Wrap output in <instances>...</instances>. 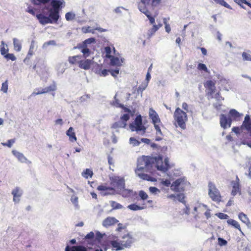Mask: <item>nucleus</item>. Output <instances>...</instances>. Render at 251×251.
<instances>
[{
	"label": "nucleus",
	"instance_id": "nucleus-1",
	"mask_svg": "<svg viewBox=\"0 0 251 251\" xmlns=\"http://www.w3.org/2000/svg\"><path fill=\"white\" fill-rule=\"evenodd\" d=\"M32 3L34 5L45 4L50 1V4L52 8H49L45 6L43 9H47L49 12V16H46L42 13L38 14L36 15L37 19L39 23L45 25L47 24L57 23L60 18L59 11L62 8L63 3V0H31Z\"/></svg>",
	"mask_w": 251,
	"mask_h": 251
},
{
	"label": "nucleus",
	"instance_id": "nucleus-2",
	"mask_svg": "<svg viewBox=\"0 0 251 251\" xmlns=\"http://www.w3.org/2000/svg\"><path fill=\"white\" fill-rule=\"evenodd\" d=\"M143 161L146 168L151 167L152 164H155L158 170L164 173L166 172L170 168L169 159L167 157L163 161V157L160 155L156 157L144 156Z\"/></svg>",
	"mask_w": 251,
	"mask_h": 251
},
{
	"label": "nucleus",
	"instance_id": "nucleus-3",
	"mask_svg": "<svg viewBox=\"0 0 251 251\" xmlns=\"http://www.w3.org/2000/svg\"><path fill=\"white\" fill-rule=\"evenodd\" d=\"M133 242V238L130 233H128L123 236L120 241L112 240L110 242V244L113 250L117 251L129 248Z\"/></svg>",
	"mask_w": 251,
	"mask_h": 251
},
{
	"label": "nucleus",
	"instance_id": "nucleus-4",
	"mask_svg": "<svg viewBox=\"0 0 251 251\" xmlns=\"http://www.w3.org/2000/svg\"><path fill=\"white\" fill-rule=\"evenodd\" d=\"M149 115L156 130V140L160 141L162 139L161 137L163 135L161 127H164V126L161 121L158 114L152 108H150Z\"/></svg>",
	"mask_w": 251,
	"mask_h": 251
},
{
	"label": "nucleus",
	"instance_id": "nucleus-5",
	"mask_svg": "<svg viewBox=\"0 0 251 251\" xmlns=\"http://www.w3.org/2000/svg\"><path fill=\"white\" fill-rule=\"evenodd\" d=\"M174 125L176 127H179L182 129L186 128V123L188 121V117L186 112L177 107L174 113Z\"/></svg>",
	"mask_w": 251,
	"mask_h": 251
},
{
	"label": "nucleus",
	"instance_id": "nucleus-6",
	"mask_svg": "<svg viewBox=\"0 0 251 251\" xmlns=\"http://www.w3.org/2000/svg\"><path fill=\"white\" fill-rule=\"evenodd\" d=\"M118 107L123 109L125 112H128V113L123 114L118 121L115 122L112 124L111 128L114 129L126 128L127 125V122L130 119L129 113H131L130 109L125 107L122 104H119Z\"/></svg>",
	"mask_w": 251,
	"mask_h": 251
},
{
	"label": "nucleus",
	"instance_id": "nucleus-7",
	"mask_svg": "<svg viewBox=\"0 0 251 251\" xmlns=\"http://www.w3.org/2000/svg\"><path fill=\"white\" fill-rule=\"evenodd\" d=\"M132 131H136L137 133L143 135L146 132L147 128L143 124L142 117L140 115L136 116L134 122L129 125Z\"/></svg>",
	"mask_w": 251,
	"mask_h": 251
},
{
	"label": "nucleus",
	"instance_id": "nucleus-8",
	"mask_svg": "<svg viewBox=\"0 0 251 251\" xmlns=\"http://www.w3.org/2000/svg\"><path fill=\"white\" fill-rule=\"evenodd\" d=\"M208 195L212 201L219 202L221 201V196L220 191L216 187L215 184L210 181L208 184Z\"/></svg>",
	"mask_w": 251,
	"mask_h": 251
},
{
	"label": "nucleus",
	"instance_id": "nucleus-9",
	"mask_svg": "<svg viewBox=\"0 0 251 251\" xmlns=\"http://www.w3.org/2000/svg\"><path fill=\"white\" fill-rule=\"evenodd\" d=\"M186 183L187 181L185 178H179L172 183L171 189L175 192H182L185 189Z\"/></svg>",
	"mask_w": 251,
	"mask_h": 251
},
{
	"label": "nucleus",
	"instance_id": "nucleus-10",
	"mask_svg": "<svg viewBox=\"0 0 251 251\" xmlns=\"http://www.w3.org/2000/svg\"><path fill=\"white\" fill-rule=\"evenodd\" d=\"M56 89V84L53 82L51 85L44 89H37L32 93L33 95L36 96L40 94L47 93L51 91H54Z\"/></svg>",
	"mask_w": 251,
	"mask_h": 251
},
{
	"label": "nucleus",
	"instance_id": "nucleus-11",
	"mask_svg": "<svg viewBox=\"0 0 251 251\" xmlns=\"http://www.w3.org/2000/svg\"><path fill=\"white\" fill-rule=\"evenodd\" d=\"M204 86L208 90L207 93V95L212 96L216 90L215 81L211 80H207L204 83Z\"/></svg>",
	"mask_w": 251,
	"mask_h": 251
},
{
	"label": "nucleus",
	"instance_id": "nucleus-12",
	"mask_svg": "<svg viewBox=\"0 0 251 251\" xmlns=\"http://www.w3.org/2000/svg\"><path fill=\"white\" fill-rule=\"evenodd\" d=\"M97 190L100 191L103 195H113L115 193L114 188L104 185L98 186Z\"/></svg>",
	"mask_w": 251,
	"mask_h": 251
},
{
	"label": "nucleus",
	"instance_id": "nucleus-13",
	"mask_svg": "<svg viewBox=\"0 0 251 251\" xmlns=\"http://www.w3.org/2000/svg\"><path fill=\"white\" fill-rule=\"evenodd\" d=\"M220 122L221 126L224 129L229 127L231 126L232 119L228 118L224 114H221L220 117Z\"/></svg>",
	"mask_w": 251,
	"mask_h": 251
},
{
	"label": "nucleus",
	"instance_id": "nucleus-14",
	"mask_svg": "<svg viewBox=\"0 0 251 251\" xmlns=\"http://www.w3.org/2000/svg\"><path fill=\"white\" fill-rule=\"evenodd\" d=\"M241 128L245 129L251 136V119L249 115H246L241 126Z\"/></svg>",
	"mask_w": 251,
	"mask_h": 251
},
{
	"label": "nucleus",
	"instance_id": "nucleus-15",
	"mask_svg": "<svg viewBox=\"0 0 251 251\" xmlns=\"http://www.w3.org/2000/svg\"><path fill=\"white\" fill-rule=\"evenodd\" d=\"M117 220L114 217H108L105 219L102 222V225L104 227H108L113 225H115L118 222Z\"/></svg>",
	"mask_w": 251,
	"mask_h": 251
},
{
	"label": "nucleus",
	"instance_id": "nucleus-16",
	"mask_svg": "<svg viewBox=\"0 0 251 251\" xmlns=\"http://www.w3.org/2000/svg\"><path fill=\"white\" fill-rule=\"evenodd\" d=\"M229 115L232 120L238 121L242 114L239 113L236 110L232 109L229 112Z\"/></svg>",
	"mask_w": 251,
	"mask_h": 251
},
{
	"label": "nucleus",
	"instance_id": "nucleus-17",
	"mask_svg": "<svg viewBox=\"0 0 251 251\" xmlns=\"http://www.w3.org/2000/svg\"><path fill=\"white\" fill-rule=\"evenodd\" d=\"M66 134L69 137L70 142H75L76 141L77 138L75 136V133L74 131V128L72 127H69L66 132Z\"/></svg>",
	"mask_w": 251,
	"mask_h": 251
},
{
	"label": "nucleus",
	"instance_id": "nucleus-18",
	"mask_svg": "<svg viewBox=\"0 0 251 251\" xmlns=\"http://www.w3.org/2000/svg\"><path fill=\"white\" fill-rule=\"evenodd\" d=\"M91 61L89 59L81 60L79 61V67L84 70H88L90 68Z\"/></svg>",
	"mask_w": 251,
	"mask_h": 251
},
{
	"label": "nucleus",
	"instance_id": "nucleus-19",
	"mask_svg": "<svg viewBox=\"0 0 251 251\" xmlns=\"http://www.w3.org/2000/svg\"><path fill=\"white\" fill-rule=\"evenodd\" d=\"M239 219L248 227L251 226V223L250 222L247 216L243 212L240 213L238 215Z\"/></svg>",
	"mask_w": 251,
	"mask_h": 251
},
{
	"label": "nucleus",
	"instance_id": "nucleus-20",
	"mask_svg": "<svg viewBox=\"0 0 251 251\" xmlns=\"http://www.w3.org/2000/svg\"><path fill=\"white\" fill-rule=\"evenodd\" d=\"M127 208L133 211H137V210H140L142 209H144L147 208L146 205L144 203L142 204V205H138L136 204L133 203L130 204L127 206Z\"/></svg>",
	"mask_w": 251,
	"mask_h": 251
},
{
	"label": "nucleus",
	"instance_id": "nucleus-21",
	"mask_svg": "<svg viewBox=\"0 0 251 251\" xmlns=\"http://www.w3.org/2000/svg\"><path fill=\"white\" fill-rule=\"evenodd\" d=\"M12 194L13 195V201L15 202L19 201V198L22 196V192L19 188H16L12 192Z\"/></svg>",
	"mask_w": 251,
	"mask_h": 251
},
{
	"label": "nucleus",
	"instance_id": "nucleus-22",
	"mask_svg": "<svg viewBox=\"0 0 251 251\" xmlns=\"http://www.w3.org/2000/svg\"><path fill=\"white\" fill-rule=\"evenodd\" d=\"M95 30L100 31V32H103V31H105V30L103 29L102 28H101L100 27L96 28L94 30L91 29V27H90V26H85V27H82V30L83 31V32L85 33H94Z\"/></svg>",
	"mask_w": 251,
	"mask_h": 251
},
{
	"label": "nucleus",
	"instance_id": "nucleus-23",
	"mask_svg": "<svg viewBox=\"0 0 251 251\" xmlns=\"http://www.w3.org/2000/svg\"><path fill=\"white\" fill-rule=\"evenodd\" d=\"M232 184L233 186L231 194L233 196H235L238 192H240V185L238 182H234Z\"/></svg>",
	"mask_w": 251,
	"mask_h": 251
},
{
	"label": "nucleus",
	"instance_id": "nucleus-24",
	"mask_svg": "<svg viewBox=\"0 0 251 251\" xmlns=\"http://www.w3.org/2000/svg\"><path fill=\"white\" fill-rule=\"evenodd\" d=\"M198 208H204V209H206L204 214L207 219H209L211 217L210 210L209 208H207V206L206 205L203 204L202 206L200 205L198 207H195L194 208L195 211H197Z\"/></svg>",
	"mask_w": 251,
	"mask_h": 251
},
{
	"label": "nucleus",
	"instance_id": "nucleus-25",
	"mask_svg": "<svg viewBox=\"0 0 251 251\" xmlns=\"http://www.w3.org/2000/svg\"><path fill=\"white\" fill-rule=\"evenodd\" d=\"M109 58L110 59L111 65L116 66H121V62L118 57L112 55L111 57Z\"/></svg>",
	"mask_w": 251,
	"mask_h": 251
},
{
	"label": "nucleus",
	"instance_id": "nucleus-26",
	"mask_svg": "<svg viewBox=\"0 0 251 251\" xmlns=\"http://www.w3.org/2000/svg\"><path fill=\"white\" fill-rule=\"evenodd\" d=\"M34 48V44H31L29 49V50H28V52L27 53V54L24 60V61L25 62L26 61L29 60L30 59L31 57L33 55Z\"/></svg>",
	"mask_w": 251,
	"mask_h": 251
},
{
	"label": "nucleus",
	"instance_id": "nucleus-27",
	"mask_svg": "<svg viewBox=\"0 0 251 251\" xmlns=\"http://www.w3.org/2000/svg\"><path fill=\"white\" fill-rule=\"evenodd\" d=\"M93 175V172L92 170L90 169H86L82 173V176L86 179L92 177Z\"/></svg>",
	"mask_w": 251,
	"mask_h": 251
},
{
	"label": "nucleus",
	"instance_id": "nucleus-28",
	"mask_svg": "<svg viewBox=\"0 0 251 251\" xmlns=\"http://www.w3.org/2000/svg\"><path fill=\"white\" fill-rule=\"evenodd\" d=\"M13 40V45H14V49L16 51H20L22 49V45L19 41V40L17 38H14Z\"/></svg>",
	"mask_w": 251,
	"mask_h": 251
},
{
	"label": "nucleus",
	"instance_id": "nucleus-29",
	"mask_svg": "<svg viewBox=\"0 0 251 251\" xmlns=\"http://www.w3.org/2000/svg\"><path fill=\"white\" fill-rule=\"evenodd\" d=\"M138 8L139 10L145 14V15L148 18V15H151L150 12L147 9L146 6H142L140 3H138Z\"/></svg>",
	"mask_w": 251,
	"mask_h": 251
},
{
	"label": "nucleus",
	"instance_id": "nucleus-30",
	"mask_svg": "<svg viewBox=\"0 0 251 251\" xmlns=\"http://www.w3.org/2000/svg\"><path fill=\"white\" fill-rule=\"evenodd\" d=\"M120 194L125 198L130 197L132 195V191L124 189L121 191Z\"/></svg>",
	"mask_w": 251,
	"mask_h": 251
},
{
	"label": "nucleus",
	"instance_id": "nucleus-31",
	"mask_svg": "<svg viewBox=\"0 0 251 251\" xmlns=\"http://www.w3.org/2000/svg\"><path fill=\"white\" fill-rule=\"evenodd\" d=\"M82 49L81 51L83 53V55L85 57H88L90 53V50L89 49H88L86 47V45H83L82 47ZM79 48H81V47H79Z\"/></svg>",
	"mask_w": 251,
	"mask_h": 251
},
{
	"label": "nucleus",
	"instance_id": "nucleus-32",
	"mask_svg": "<svg viewBox=\"0 0 251 251\" xmlns=\"http://www.w3.org/2000/svg\"><path fill=\"white\" fill-rule=\"evenodd\" d=\"M110 203L111 206L112 207L113 210L119 209L123 208V206L121 204L115 201H110Z\"/></svg>",
	"mask_w": 251,
	"mask_h": 251
},
{
	"label": "nucleus",
	"instance_id": "nucleus-33",
	"mask_svg": "<svg viewBox=\"0 0 251 251\" xmlns=\"http://www.w3.org/2000/svg\"><path fill=\"white\" fill-rule=\"evenodd\" d=\"M228 223L230 225L232 226H234L235 228L238 229L240 231H241L240 226L236 221L233 219H230L228 220Z\"/></svg>",
	"mask_w": 251,
	"mask_h": 251
},
{
	"label": "nucleus",
	"instance_id": "nucleus-34",
	"mask_svg": "<svg viewBox=\"0 0 251 251\" xmlns=\"http://www.w3.org/2000/svg\"><path fill=\"white\" fill-rule=\"evenodd\" d=\"M80 58V56L78 55L71 56L69 57L68 60L69 63L71 64H75L77 62L79 63L78 61V59Z\"/></svg>",
	"mask_w": 251,
	"mask_h": 251
},
{
	"label": "nucleus",
	"instance_id": "nucleus-35",
	"mask_svg": "<svg viewBox=\"0 0 251 251\" xmlns=\"http://www.w3.org/2000/svg\"><path fill=\"white\" fill-rule=\"evenodd\" d=\"M139 176L140 178H142L144 180H147L148 181H155V179L152 178L151 176H149L148 175L145 174H139Z\"/></svg>",
	"mask_w": 251,
	"mask_h": 251
},
{
	"label": "nucleus",
	"instance_id": "nucleus-36",
	"mask_svg": "<svg viewBox=\"0 0 251 251\" xmlns=\"http://www.w3.org/2000/svg\"><path fill=\"white\" fill-rule=\"evenodd\" d=\"M71 251H87V249L83 246H73Z\"/></svg>",
	"mask_w": 251,
	"mask_h": 251
},
{
	"label": "nucleus",
	"instance_id": "nucleus-37",
	"mask_svg": "<svg viewBox=\"0 0 251 251\" xmlns=\"http://www.w3.org/2000/svg\"><path fill=\"white\" fill-rule=\"evenodd\" d=\"M157 30H158V27L156 26V25H153L152 28L149 29L148 31V36L151 37Z\"/></svg>",
	"mask_w": 251,
	"mask_h": 251
},
{
	"label": "nucleus",
	"instance_id": "nucleus-38",
	"mask_svg": "<svg viewBox=\"0 0 251 251\" xmlns=\"http://www.w3.org/2000/svg\"><path fill=\"white\" fill-rule=\"evenodd\" d=\"M75 14L71 12H67L65 14V18L68 21L74 20L75 18Z\"/></svg>",
	"mask_w": 251,
	"mask_h": 251
},
{
	"label": "nucleus",
	"instance_id": "nucleus-39",
	"mask_svg": "<svg viewBox=\"0 0 251 251\" xmlns=\"http://www.w3.org/2000/svg\"><path fill=\"white\" fill-rule=\"evenodd\" d=\"M129 143L132 145L133 146H138L140 144V141L137 140L134 137H130L129 139Z\"/></svg>",
	"mask_w": 251,
	"mask_h": 251
},
{
	"label": "nucleus",
	"instance_id": "nucleus-40",
	"mask_svg": "<svg viewBox=\"0 0 251 251\" xmlns=\"http://www.w3.org/2000/svg\"><path fill=\"white\" fill-rule=\"evenodd\" d=\"M1 44V45L0 47V53L2 55L4 56L5 55L7 54L6 53L8 52V49H5V44L3 41H2Z\"/></svg>",
	"mask_w": 251,
	"mask_h": 251
},
{
	"label": "nucleus",
	"instance_id": "nucleus-41",
	"mask_svg": "<svg viewBox=\"0 0 251 251\" xmlns=\"http://www.w3.org/2000/svg\"><path fill=\"white\" fill-rule=\"evenodd\" d=\"M139 196L141 199L143 201L146 200L148 198V194L143 190H141L139 192Z\"/></svg>",
	"mask_w": 251,
	"mask_h": 251
},
{
	"label": "nucleus",
	"instance_id": "nucleus-42",
	"mask_svg": "<svg viewBox=\"0 0 251 251\" xmlns=\"http://www.w3.org/2000/svg\"><path fill=\"white\" fill-rule=\"evenodd\" d=\"M104 50L105 52V57L107 58L111 57V56L112 55H111V48L109 46L106 47L104 48Z\"/></svg>",
	"mask_w": 251,
	"mask_h": 251
},
{
	"label": "nucleus",
	"instance_id": "nucleus-43",
	"mask_svg": "<svg viewBox=\"0 0 251 251\" xmlns=\"http://www.w3.org/2000/svg\"><path fill=\"white\" fill-rule=\"evenodd\" d=\"M163 23L165 25V30L167 33H170L171 30V26L169 24H168L166 18L163 19Z\"/></svg>",
	"mask_w": 251,
	"mask_h": 251
},
{
	"label": "nucleus",
	"instance_id": "nucleus-44",
	"mask_svg": "<svg viewBox=\"0 0 251 251\" xmlns=\"http://www.w3.org/2000/svg\"><path fill=\"white\" fill-rule=\"evenodd\" d=\"M8 90V81L7 80H6L5 82L2 83L1 88V91H2L3 93H7Z\"/></svg>",
	"mask_w": 251,
	"mask_h": 251
},
{
	"label": "nucleus",
	"instance_id": "nucleus-45",
	"mask_svg": "<svg viewBox=\"0 0 251 251\" xmlns=\"http://www.w3.org/2000/svg\"><path fill=\"white\" fill-rule=\"evenodd\" d=\"M198 69L200 71H204L205 72H208V69L206 65L202 63H199L198 65Z\"/></svg>",
	"mask_w": 251,
	"mask_h": 251
},
{
	"label": "nucleus",
	"instance_id": "nucleus-46",
	"mask_svg": "<svg viewBox=\"0 0 251 251\" xmlns=\"http://www.w3.org/2000/svg\"><path fill=\"white\" fill-rule=\"evenodd\" d=\"M4 57L7 59H9L12 61H15L16 59V57L13 53H7L5 55Z\"/></svg>",
	"mask_w": 251,
	"mask_h": 251
},
{
	"label": "nucleus",
	"instance_id": "nucleus-47",
	"mask_svg": "<svg viewBox=\"0 0 251 251\" xmlns=\"http://www.w3.org/2000/svg\"><path fill=\"white\" fill-rule=\"evenodd\" d=\"M216 2L224 6L226 8H229V5L224 0H214Z\"/></svg>",
	"mask_w": 251,
	"mask_h": 251
},
{
	"label": "nucleus",
	"instance_id": "nucleus-48",
	"mask_svg": "<svg viewBox=\"0 0 251 251\" xmlns=\"http://www.w3.org/2000/svg\"><path fill=\"white\" fill-rule=\"evenodd\" d=\"M17 157L21 162H24L26 160L25 157L21 153L18 152L17 155Z\"/></svg>",
	"mask_w": 251,
	"mask_h": 251
},
{
	"label": "nucleus",
	"instance_id": "nucleus-49",
	"mask_svg": "<svg viewBox=\"0 0 251 251\" xmlns=\"http://www.w3.org/2000/svg\"><path fill=\"white\" fill-rule=\"evenodd\" d=\"M216 215L220 219H227L228 217V215L223 213H218Z\"/></svg>",
	"mask_w": 251,
	"mask_h": 251
},
{
	"label": "nucleus",
	"instance_id": "nucleus-50",
	"mask_svg": "<svg viewBox=\"0 0 251 251\" xmlns=\"http://www.w3.org/2000/svg\"><path fill=\"white\" fill-rule=\"evenodd\" d=\"M15 140L13 139L9 140L7 143H2V144L4 146H7L8 147L10 148L12 146L13 144L15 143Z\"/></svg>",
	"mask_w": 251,
	"mask_h": 251
},
{
	"label": "nucleus",
	"instance_id": "nucleus-51",
	"mask_svg": "<svg viewBox=\"0 0 251 251\" xmlns=\"http://www.w3.org/2000/svg\"><path fill=\"white\" fill-rule=\"evenodd\" d=\"M161 183L164 186H165L166 187H169V186H171V181L169 179H161Z\"/></svg>",
	"mask_w": 251,
	"mask_h": 251
},
{
	"label": "nucleus",
	"instance_id": "nucleus-52",
	"mask_svg": "<svg viewBox=\"0 0 251 251\" xmlns=\"http://www.w3.org/2000/svg\"><path fill=\"white\" fill-rule=\"evenodd\" d=\"M242 57L245 60L251 61V55L246 52H243Z\"/></svg>",
	"mask_w": 251,
	"mask_h": 251
},
{
	"label": "nucleus",
	"instance_id": "nucleus-53",
	"mask_svg": "<svg viewBox=\"0 0 251 251\" xmlns=\"http://www.w3.org/2000/svg\"><path fill=\"white\" fill-rule=\"evenodd\" d=\"M150 192L152 194H157V193H159L160 192V190L157 188L155 187H150L149 188Z\"/></svg>",
	"mask_w": 251,
	"mask_h": 251
},
{
	"label": "nucleus",
	"instance_id": "nucleus-54",
	"mask_svg": "<svg viewBox=\"0 0 251 251\" xmlns=\"http://www.w3.org/2000/svg\"><path fill=\"white\" fill-rule=\"evenodd\" d=\"M218 244L221 246H225L227 243V241L226 240H225L222 238H218Z\"/></svg>",
	"mask_w": 251,
	"mask_h": 251
},
{
	"label": "nucleus",
	"instance_id": "nucleus-55",
	"mask_svg": "<svg viewBox=\"0 0 251 251\" xmlns=\"http://www.w3.org/2000/svg\"><path fill=\"white\" fill-rule=\"evenodd\" d=\"M109 72H110V74L112 76H113L114 77H116L117 75L119 73V69H116L115 70H111V71L109 70Z\"/></svg>",
	"mask_w": 251,
	"mask_h": 251
},
{
	"label": "nucleus",
	"instance_id": "nucleus-56",
	"mask_svg": "<svg viewBox=\"0 0 251 251\" xmlns=\"http://www.w3.org/2000/svg\"><path fill=\"white\" fill-rule=\"evenodd\" d=\"M177 199L181 202H185V197L183 194H179L177 195Z\"/></svg>",
	"mask_w": 251,
	"mask_h": 251
},
{
	"label": "nucleus",
	"instance_id": "nucleus-57",
	"mask_svg": "<svg viewBox=\"0 0 251 251\" xmlns=\"http://www.w3.org/2000/svg\"><path fill=\"white\" fill-rule=\"evenodd\" d=\"M94 233L91 231L86 235L85 238L87 239H93L94 238Z\"/></svg>",
	"mask_w": 251,
	"mask_h": 251
},
{
	"label": "nucleus",
	"instance_id": "nucleus-58",
	"mask_svg": "<svg viewBox=\"0 0 251 251\" xmlns=\"http://www.w3.org/2000/svg\"><path fill=\"white\" fill-rule=\"evenodd\" d=\"M147 86V84H146L144 86H143L142 85H140L137 89L138 93H139L140 92L142 93V92L146 89Z\"/></svg>",
	"mask_w": 251,
	"mask_h": 251
},
{
	"label": "nucleus",
	"instance_id": "nucleus-59",
	"mask_svg": "<svg viewBox=\"0 0 251 251\" xmlns=\"http://www.w3.org/2000/svg\"><path fill=\"white\" fill-rule=\"evenodd\" d=\"M161 2V0H152L151 4L153 7L156 6L158 5Z\"/></svg>",
	"mask_w": 251,
	"mask_h": 251
},
{
	"label": "nucleus",
	"instance_id": "nucleus-60",
	"mask_svg": "<svg viewBox=\"0 0 251 251\" xmlns=\"http://www.w3.org/2000/svg\"><path fill=\"white\" fill-rule=\"evenodd\" d=\"M151 0H141V2L139 3H140L142 6H146L150 3Z\"/></svg>",
	"mask_w": 251,
	"mask_h": 251
},
{
	"label": "nucleus",
	"instance_id": "nucleus-61",
	"mask_svg": "<svg viewBox=\"0 0 251 251\" xmlns=\"http://www.w3.org/2000/svg\"><path fill=\"white\" fill-rule=\"evenodd\" d=\"M215 98L218 100H224V98L221 96L220 92H218L216 94Z\"/></svg>",
	"mask_w": 251,
	"mask_h": 251
},
{
	"label": "nucleus",
	"instance_id": "nucleus-62",
	"mask_svg": "<svg viewBox=\"0 0 251 251\" xmlns=\"http://www.w3.org/2000/svg\"><path fill=\"white\" fill-rule=\"evenodd\" d=\"M95 39L94 38H88L85 40V41L84 42V45H86V44H90L92 42H95Z\"/></svg>",
	"mask_w": 251,
	"mask_h": 251
},
{
	"label": "nucleus",
	"instance_id": "nucleus-63",
	"mask_svg": "<svg viewBox=\"0 0 251 251\" xmlns=\"http://www.w3.org/2000/svg\"><path fill=\"white\" fill-rule=\"evenodd\" d=\"M148 19L150 21L151 24V25H155V19L153 17L151 16V15H148Z\"/></svg>",
	"mask_w": 251,
	"mask_h": 251
},
{
	"label": "nucleus",
	"instance_id": "nucleus-64",
	"mask_svg": "<svg viewBox=\"0 0 251 251\" xmlns=\"http://www.w3.org/2000/svg\"><path fill=\"white\" fill-rule=\"evenodd\" d=\"M27 11L32 14L33 16H36L37 15L35 14V10L32 8H31L30 7H28L27 10Z\"/></svg>",
	"mask_w": 251,
	"mask_h": 251
}]
</instances>
